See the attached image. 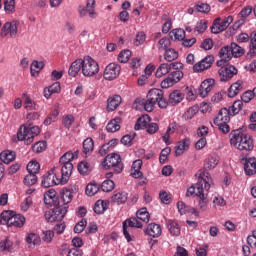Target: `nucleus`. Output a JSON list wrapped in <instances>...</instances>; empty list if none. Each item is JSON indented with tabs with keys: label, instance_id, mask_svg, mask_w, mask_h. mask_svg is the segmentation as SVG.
Masks as SVG:
<instances>
[{
	"label": "nucleus",
	"instance_id": "f257e3e1",
	"mask_svg": "<svg viewBox=\"0 0 256 256\" xmlns=\"http://www.w3.org/2000/svg\"><path fill=\"white\" fill-rule=\"evenodd\" d=\"M211 185H213L211 175L205 171H201L196 185L189 187L187 190L186 197L191 195L199 197V209H201V211H207V203H209L207 193L211 189Z\"/></svg>",
	"mask_w": 256,
	"mask_h": 256
},
{
	"label": "nucleus",
	"instance_id": "f03ea898",
	"mask_svg": "<svg viewBox=\"0 0 256 256\" xmlns=\"http://www.w3.org/2000/svg\"><path fill=\"white\" fill-rule=\"evenodd\" d=\"M136 217L137 218L132 217L123 222V235L128 243H131L132 241L131 234L129 233H131L133 227H135L136 229H142L143 224L140 221H143V223H147L149 219H151L147 208H141L140 210H138L136 213Z\"/></svg>",
	"mask_w": 256,
	"mask_h": 256
},
{
	"label": "nucleus",
	"instance_id": "7ed1b4c3",
	"mask_svg": "<svg viewBox=\"0 0 256 256\" xmlns=\"http://www.w3.org/2000/svg\"><path fill=\"white\" fill-rule=\"evenodd\" d=\"M230 144L239 151H253V138L249 134L234 130L230 133Z\"/></svg>",
	"mask_w": 256,
	"mask_h": 256
},
{
	"label": "nucleus",
	"instance_id": "20e7f679",
	"mask_svg": "<svg viewBox=\"0 0 256 256\" xmlns=\"http://www.w3.org/2000/svg\"><path fill=\"white\" fill-rule=\"evenodd\" d=\"M170 70L174 69L175 71L168 74V76L162 80L161 87L162 89H169V87H173V85H177L181 79H183V71H180L179 69H183V63L181 62H172L169 63Z\"/></svg>",
	"mask_w": 256,
	"mask_h": 256
},
{
	"label": "nucleus",
	"instance_id": "39448f33",
	"mask_svg": "<svg viewBox=\"0 0 256 256\" xmlns=\"http://www.w3.org/2000/svg\"><path fill=\"white\" fill-rule=\"evenodd\" d=\"M39 133H41V129L38 126L23 125L17 133L18 141H24L25 145H31Z\"/></svg>",
	"mask_w": 256,
	"mask_h": 256
},
{
	"label": "nucleus",
	"instance_id": "423d86ee",
	"mask_svg": "<svg viewBox=\"0 0 256 256\" xmlns=\"http://www.w3.org/2000/svg\"><path fill=\"white\" fill-rule=\"evenodd\" d=\"M102 166L104 169H114V171L118 174L122 173L124 169L123 162H121V156L115 153L108 154L104 158Z\"/></svg>",
	"mask_w": 256,
	"mask_h": 256
},
{
	"label": "nucleus",
	"instance_id": "0eeeda50",
	"mask_svg": "<svg viewBox=\"0 0 256 256\" xmlns=\"http://www.w3.org/2000/svg\"><path fill=\"white\" fill-rule=\"evenodd\" d=\"M99 73V64L90 56L82 59V74L84 77H93Z\"/></svg>",
	"mask_w": 256,
	"mask_h": 256
},
{
	"label": "nucleus",
	"instance_id": "6e6552de",
	"mask_svg": "<svg viewBox=\"0 0 256 256\" xmlns=\"http://www.w3.org/2000/svg\"><path fill=\"white\" fill-rule=\"evenodd\" d=\"M229 121H231V117H229L227 108H222L214 119V125H217L222 133L227 134L231 131V128L227 125Z\"/></svg>",
	"mask_w": 256,
	"mask_h": 256
},
{
	"label": "nucleus",
	"instance_id": "1a4fd4ad",
	"mask_svg": "<svg viewBox=\"0 0 256 256\" xmlns=\"http://www.w3.org/2000/svg\"><path fill=\"white\" fill-rule=\"evenodd\" d=\"M146 99H150V101H153L158 105L160 109H167L169 102H167V99H165L163 90L153 88L149 90Z\"/></svg>",
	"mask_w": 256,
	"mask_h": 256
},
{
	"label": "nucleus",
	"instance_id": "9d476101",
	"mask_svg": "<svg viewBox=\"0 0 256 256\" xmlns=\"http://www.w3.org/2000/svg\"><path fill=\"white\" fill-rule=\"evenodd\" d=\"M41 185L47 189L54 185H63V182L61 178H57V170L52 168L43 175Z\"/></svg>",
	"mask_w": 256,
	"mask_h": 256
},
{
	"label": "nucleus",
	"instance_id": "9b49d317",
	"mask_svg": "<svg viewBox=\"0 0 256 256\" xmlns=\"http://www.w3.org/2000/svg\"><path fill=\"white\" fill-rule=\"evenodd\" d=\"M250 40V50L249 53L251 57L256 55V31H253L250 36L247 33H240L236 36L237 43H248Z\"/></svg>",
	"mask_w": 256,
	"mask_h": 256
},
{
	"label": "nucleus",
	"instance_id": "f8f14e48",
	"mask_svg": "<svg viewBox=\"0 0 256 256\" xmlns=\"http://www.w3.org/2000/svg\"><path fill=\"white\" fill-rule=\"evenodd\" d=\"M1 219H4V221H6L8 227L21 228L23 227V225H25V216L21 214L9 216V211H6L1 214Z\"/></svg>",
	"mask_w": 256,
	"mask_h": 256
},
{
	"label": "nucleus",
	"instance_id": "ddd939ff",
	"mask_svg": "<svg viewBox=\"0 0 256 256\" xmlns=\"http://www.w3.org/2000/svg\"><path fill=\"white\" fill-rule=\"evenodd\" d=\"M121 73V66L119 64L110 63L104 70V79L106 81H113L117 79Z\"/></svg>",
	"mask_w": 256,
	"mask_h": 256
},
{
	"label": "nucleus",
	"instance_id": "4468645a",
	"mask_svg": "<svg viewBox=\"0 0 256 256\" xmlns=\"http://www.w3.org/2000/svg\"><path fill=\"white\" fill-rule=\"evenodd\" d=\"M78 13L80 17H85L88 13L91 19H97V12H95V0H87L86 7L80 6Z\"/></svg>",
	"mask_w": 256,
	"mask_h": 256
},
{
	"label": "nucleus",
	"instance_id": "2eb2a0df",
	"mask_svg": "<svg viewBox=\"0 0 256 256\" xmlns=\"http://www.w3.org/2000/svg\"><path fill=\"white\" fill-rule=\"evenodd\" d=\"M17 27H19V22L17 21L6 22L1 29V37H7L8 35L17 37Z\"/></svg>",
	"mask_w": 256,
	"mask_h": 256
},
{
	"label": "nucleus",
	"instance_id": "dca6fc26",
	"mask_svg": "<svg viewBox=\"0 0 256 256\" xmlns=\"http://www.w3.org/2000/svg\"><path fill=\"white\" fill-rule=\"evenodd\" d=\"M237 73L238 70L233 65L228 67H221L218 71L220 81H230V79H233Z\"/></svg>",
	"mask_w": 256,
	"mask_h": 256
},
{
	"label": "nucleus",
	"instance_id": "f3484780",
	"mask_svg": "<svg viewBox=\"0 0 256 256\" xmlns=\"http://www.w3.org/2000/svg\"><path fill=\"white\" fill-rule=\"evenodd\" d=\"M214 61H215V58L213 57V55H208L193 66V71H195V73H201V71L210 69Z\"/></svg>",
	"mask_w": 256,
	"mask_h": 256
},
{
	"label": "nucleus",
	"instance_id": "a211bd4d",
	"mask_svg": "<svg viewBox=\"0 0 256 256\" xmlns=\"http://www.w3.org/2000/svg\"><path fill=\"white\" fill-rule=\"evenodd\" d=\"M219 57L220 60L217 61L218 67H223L225 63H228V61H231L233 59V54H231V48L229 45L224 46L220 49Z\"/></svg>",
	"mask_w": 256,
	"mask_h": 256
},
{
	"label": "nucleus",
	"instance_id": "6ab92c4d",
	"mask_svg": "<svg viewBox=\"0 0 256 256\" xmlns=\"http://www.w3.org/2000/svg\"><path fill=\"white\" fill-rule=\"evenodd\" d=\"M215 85V80L214 79H207L204 80L199 88V95L202 98L207 97L211 91H213V87Z\"/></svg>",
	"mask_w": 256,
	"mask_h": 256
},
{
	"label": "nucleus",
	"instance_id": "aec40b11",
	"mask_svg": "<svg viewBox=\"0 0 256 256\" xmlns=\"http://www.w3.org/2000/svg\"><path fill=\"white\" fill-rule=\"evenodd\" d=\"M71 173H73V163H66L62 165L60 178L62 185H67L71 178Z\"/></svg>",
	"mask_w": 256,
	"mask_h": 256
},
{
	"label": "nucleus",
	"instance_id": "412c9836",
	"mask_svg": "<svg viewBox=\"0 0 256 256\" xmlns=\"http://www.w3.org/2000/svg\"><path fill=\"white\" fill-rule=\"evenodd\" d=\"M219 165V157L215 155L208 156L204 161V170L199 171V175H201V171H204V173H209L207 171H211L212 169H215Z\"/></svg>",
	"mask_w": 256,
	"mask_h": 256
},
{
	"label": "nucleus",
	"instance_id": "4be33fe9",
	"mask_svg": "<svg viewBox=\"0 0 256 256\" xmlns=\"http://www.w3.org/2000/svg\"><path fill=\"white\" fill-rule=\"evenodd\" d=\"M242 163H244V171L246 175H255L256 173V158H244L242 159Z\"/></svg>",
	"mask_w": 256,
	"mask_h": 256
},
{
	"label": "nucleus",
	"instance_id": "5701e85b",
	"mask_svg": "<svg viewBox=\"0 0 256 256\" xmlns=\"http://www.w3.org/2000/svg\"><path fill=\"white\" fill-rule=\"evenodd\" d=\"M185 99V94L181 92V90H174L169 95V101H167L168 105H172V107H175V105H179L181 101Z\"/></svg>",
	"mask_w": 256,
	"mask_h": 256
},
{
	"label": "nucleus",
	"instance_id": "b1692460",
	"mask_svg": "<svg viewBox=\"0 0 256 256\" xmlns=\"http://www.w3.org/2000/svg\"><path fill=\"white\" fill-rule=\"evenodd\" d=\"M189 145H191V140L189 138H184L175 146V155L176 157H181L189 149Z\"/></svg>",
	"mask_w": 256,
	"mask_h": 256
},
{
	"label": "nucleus",
	"instance_id": "393cba45",
	"mask_svg": "<svg viewBox=\"0 0 256 256\" xmlns=\"http://www.w3.org/2000/svg\"><path fill=\"white\" fill-rule=\"evenodd\" d=\"M146 235H149L150 237H161V233H163V230L161 228V225L157 223H150L145 231Z\"/></svg>",
	"mask_w": 256,
	"mask_h": 256
},
{
	"label": "nucleus",
	"instance_id": "a878e982",
	"mask_svg": "<svg viewBox=\"0 0 256 256\" xmlns=\"http://www.w3.org/2000/svg\"><path fill=\"white\" fill-rule=\"evenodd\" d=\"M83 70V59H77L70 65L68 70V74L70 77H75L79 75V71Z\"/></svg>",
	"mask_w": 256,
	"mask_h": 256
},
{
	"label": "nucleus",
	"instance_id": "bb28decb",
	"mask_svg": "<svg viewBox=\"0 0 256 256\" xmlns=\"http://www.w3.org/2000/svg\"><path fill=\"white\" fill-rule=\"evenodd\" d=\"M177 209L180 213V215H185L187 213H192V215H195L196 217H199V211L195 208H191L183 203V201H179L177 203Z\"/></svg>",
	"mask_w": 256,
	"mask_h": 256
},
{
	"label": "nucleus",
	"instance_id": "cd10ccee",
	"mask_svg": "<svg viewBox=\"0 0 256 256\" xmlns=\"http://www.w3.org/2000/svg\"><path fill=\"white\" fill-rule=\"evenodd\" d=\"M151 123V117L149 115H143L138 118L134 129L135 131H140V129H147L148 125Z\"/></svg>",
	"mask_w": 256,
	"mask_h": 256
},
{
	"label": "nucleus",
	"instance_id": "c85d7f7f",
	"mask_svg": "<svg viewBox=\"0 0 256 256\" xmlns=\"http://www.w3.org/2000/svg\"><path fill=\"white\" fill-rule=\"evenodd\" d=\"M141 167H143V161L142 160H136L132 164V170L131 175L134 177V179H139V177L143 176V172L141 171Z\"/></svg>",
	"mask_w": 256,
	"mask_h": 256
},
{
	"label": "nucleus",
	"instance_id": "c756f323",
	"mask_svg": "<svg viewBox=\"0 0 256 256\" xmlns=\"http://www.w3.org/2000/svg\"><path fill=\"white\" fill-rule=\"evenodd\" d=\"M135 103H138V105H142V107H144V109L148 113H151V111H153V109H155V105H157L156 103H154L153 100H151V98H147L146 100L137 98L135 100Z\"/></svg>",
	"mask_w": 256,
	"mask_h": 256
},
{
	"label": "nucleus",
	"instance_id": "7c9ffc66",
	"mask_svg": "<svg viewBox=\"0 0 256 256\" xmlns=\"http://www.w3.org/2000/svg\"><path fill=\"white\" fill-rule=\"evenodd\" d=\"M167 229L174 237H179V235H181V227H179V223L175 220L167 221Z\"/></svg>",
	"mask_w": 256,
	"mask_h": 256
},
{
	"label": "nucleus",
	"instance_id": "2f4dec72",
	"mask_svg": "<svg viewBox=\"0 0 256 256\" xmlns=\"http://www.w3.org/2000/svg\"><path fill=\"white\" fill-rule=\"evenodd\" d=\"M15 157H17L15 151L5 150L0 153V159L6 165H9V163L15 161Z\"/></svg>",
	"mask_w": 256,
	"mask_h": 256
},
{
	"label": "nucleus",
	"instance_id": "473e14b6",
	"mask_svg": "<svg viewBox=\"0 0 256 256\" xmlns=\"http://www.w3.org/2000/svg\"><path fill=\"white\" fill-rule=\"evenodd\" d=\"M121 97L119 95H114L107 100V111H115L119 105H121Z\"/></svg>",
	"mask_w": 256,
	"mask_h": 256
},
{
	"label": "nucleus",
	"instance_id": "72a5a7b5",
	"mask_svg": "<svg viewBox=\"0 0 256 256\" xmlns=\"http://www.w3.org/2000/svg\"><path fill=\"white\" fill-rule=\"evenodd\" d=\"M119 129H121V118L119 117L112 119L106 126L108 133H116Z\"/></svg>",
	"mask_w": 256,
	"mask_h": 256
},
{
	"label": "nucleus",
	"instance_id": "f704fd0d",
	"mask_svg": "<svg viewBox=\"0 0 256 256\" xmlns=\"http://www.w3.org/2000/svg\"><path fill=\"white\" fill-rule=\"evenodd\" d=\"M230 51H231V55L232 57H243V55H245V49L241 46H239L237 43L232 42L230 45Z\"/></svg>",
	"mask_w": 256,
	"mask_h": 256
},
{
	"label": "nucleus",
	"instance_id": "c9c22d12",
	"mask_svg": "<svg viewBox=\"0 0 256 256\" xmlns=\"http://www.w3.org/2000/svg\"><path fill=\"white\" fill-rule=\"evenodd\" d=\"M241 109H243V101L241 100H236L232 106L229 107V109H227L228 112V117H233L235 115H237Z\"/></svg>",
	"mask_w": 256,
	"mask_h": 256
},
{
	"label": "nucleus",
	"instance_id": "e433bc0d",
	"mask_svg": "<svg viewBox=\"0 0 256 256\" xmlns=\"http://www.w3.org/2000/svg\"><path fill=\"white\" fill-rule=\"evenodd\" d=\"M63 205H69L73 201V192L70 189L63 188L60 192Z\"/></svg>",
	"mask_w": 256,
	"mask_h": 256
},
{
	"label": "nucleus",
	"instance_id": "4c0bfd02",
	"mask_svg": "<svg viewBox=\"0 0 256 256\" xmlns=\"http://www.w3.org/2000/svg\"><path fill=\"white\" fill-rule=\"evenodd\" d=\"M171 72V66L169 63H162L156 70V77L161 79V77H165V75H169Z\"/></svg>",
	"mask_w": 256,
	"mask_h": 256
},
{
	"label": "nucleus",
	"instance_id": "58836bf2",
	"mask_svg": "<svg viewBox=\"0 0 256 256\" xmlns=\"http://www.w3.org/2000/svg\"><path fill=\"white\" fill-rule=\"evenodd\" d=\"M26 243H28L29 247L33 248L35 245H41V237L36 233H29L26 236Z\"/></svg>",
	"mask_w": 256,
	"mask_h": 256
},
{
	"label": "nucleus",
	"instance_id": "ea45409f",
	"mask_svg": "<svg viewBox=\"0 0 256 256\" xmlns=\"http://www.w3.org/2000/svg\"><path fill=\"white\" fill-rule=\"evenodd\" d=\"M164 59L168 63H173V61L179 59V52L173 48H168L165 50Z\"/></svg>",
	"mask_w": 256,
	"mask_h": 256
},
{
	"label": "nucleus",
	"instance_id": "a19ab883",
	"mask_svg": "<svg viewBox=\"0 0 256 256\" xmlns=\"http://www.w3.org/2000/svg\"><path fill=\"white\" fill-rule=\"evenodd\" d=\"M22 99L24 103V109H26L27 111H35L37 104H35V101L31 99V96L24 93L22 95Z\"/></svg>",
	"mask_w": 256,
	"mask_h": 256
},
{
	"label": "nucleus",
	"instance_id": "79ce46f5",
	"mask_svg": "<svg viewBox=\"0 0 256 256\" xmlns=\"http://www.w3.org/2000/svg\"><path fill=\"white\" fill-rule=\"evenodd\" d=\"M67 209V206H57L52 210L54 212V216L56 217V221H63V219H65Z\"/></svg>",
	"mask_w": 256,
	"mask_h": 256
},
{
	"label": "nucleus",
	"instance_id": "37998d69",
	"mask_svg": "<svg viewBox=\"0 0 256 256\" xmlns=\"http://www.w3.org/2000/svg\"><path fill=\"white\" fill-rule=\"evenodd\" d=\"M127 199V192H117L112 196L113 203H116L117 205H123V203H127Z\"/></svg>",
	"mask_w": 256,
	"mask_h": 256
},
{
	"label": "nucleus",
	"instance_id": "c03bdc74",
	"mask_svg": "<svg viewBox=\"0 0 256 256\" xmlns=\"http://www.w3.org/2000/svg\"><path fill=\"white\" fill-rule=\"evenodd\" d=\"M175 129H177V124L176 123H172L168 126L166 133H164L162 135V140L164 141V143H166V145H169V143H171L169 141L171 135H173V133H175Z\"/></svg>",
	"mask_w": 256,
	"mask_h": 256
},
{
	"label": "nucleus",
	"instance_id": "a18cd8bd",
	"mask_svg": "<svg viewBox=\"0 0 256 256\" xmlns=\"http://www.w3.org/2000/svg\"><path fill=\"white\" fill-rule=\"evenodd\" d=\"M240 91H243V85L241 82H236L230 86L228 97H236V95H239Z\"/></svg>",
	"mask_w": 256,
	"mask_h": 256
},
{
	"label": "nucleus",
	"instance_id": "49530a36",
	"mask_svg": "<svg viewBox=\"0 0 256 256\" xmlns=\"http://www.w3.org/2000/svg\"><path fill=\"white\" fill-rule=\"evenodd\" d=\"M57 199V192L55 190H49L44 194L45 205H53Z\"/></svg>",
	"mask_w": 256,
	"mask_h": 256
},
{
	"label": "nucleus",
	"instance_id": "de8ad7c7",
	"mask_svg": "<svg viewBox=\"0 0 256 256\" xmlns=\"http://www.w3.org/2000/svg\"><path fill=\"white\" fill-rule=\"evenodd\" d=\"M95 149V143L93 142L92 138H86L83 142V153L88 155V153H93Z\"/></svg>",
	"mask_w": 256,
	"mask_h": 256
},
{
	"label": "nucleus",
	"instance_id": "09e8293b",
	"mask_svg": "<svg viewBox=\"0 0 256 256\" xmlns=\"http://www.w3.org/2000/svg\"><path fill=\"white\" fill-rule=\"evenodd\" d=\"M199 113V106H191L183 115L185 121H191Z\"/></svg>",
	"mask_w": 256,
	"mask_h": 256
},
{
	"label": "nucleus",
	"instance_id": "8fccbe9b",
	"mask_svg": "<svg viewBox=\"0 0 256 256\" xmlns=\"http://www.w3.org/2000/svg\"><path fill=\"white\" fill-rule=\"evenodd\" d=\"M159 51H167L171 47V40L168 37L160 39L156 45Z\"/></svg>",
	"mask_w": 256,
	"mask_h": 256
},
{
	"label": "nucleus",
	"instance_id": "3c124183",
	"mask_svg": "<svg viewBox=\"0 0 256 256\" xmlns=\"http://www.w3.org/2000/svg\"><path fill=\"white\" fill-rule=\"evenodd\" d=\"M28 173H32L34 175H37V173H39V170L41 169V165L39 164V162L37 161H30L28 164H27V167H26Z\"/></svg>",
	"mask_w": 256,
	"mask_h": 256
},
{
	"label": "nucleus",
	"instance_id": "603ef678",
	"mask_svg": "<svg viewBox=\"0 0 256 256\" xmlns=\"http://www.w3.org/2000/svg\"><path fill=\"white\" fill-rule=\"evenodd\" d=\"M12 250L13 241H11L9 238L0 241V251H8V253H11Z\"/></svg>",
	"mask_w": 256,
	"mask_h": 256
},
{
	"label": "nucleus",
	"instance_id": "864d4df0",
	"mask_svg": "<svg viewBox=\"0 0 256 256\" xmlns=\"http://www.w3.org/2000/svg\"><path fill=\"white\" fill-rule=\"evenodd\" d=\"M24 185L26 187H32V185H35L37 183V174L28 173L23 180Z\"/></svg>",
	"mask_w": 256,
	"mask_h": 256
},
{
	"label": "nucleus",
	"instance_id": "5fc2aeb1",
	"mask_svg": "<svg viewBox=\"0 0 256 256\" xmlns=\"http://www.w3.org/2000/svg\"><path fill=\"white\" fill-rule=\"evenodd\" d=\"M101 189L102 191H104V193H109L111 191H113V189H115V182H113V180H104L102 185H101Z\"/></svg>",
	"mask_w": 256,
	"mask_h": 256
},
{
	"label": "nucleus",
	"instance_id": "6e6d98bb",
	"mask_svg": "<svg viewBox=\"0 0 256 256\" xmlns=\"http://www.w3.org/2000/svg\"><path fill=\"white\" fill-rule=\"evenodd\" d=\"M223 31L225 30L221 26V18H216L213 22V25L211 26V33H214V35H217V33H221Z\"/></svg>",
	"mask_w": 256,
	"mask_h": 256
},
{
	"label": "nucleus",
	"instance_id": "4d7b16f0",
	"mask_svg": "<svg viewBox=\"0 0 256 256\" xmlns=\"http://www.w3.org/2000/svg\"><path fill=\"white\" fill-rule=\"evenodd\" d=\"M208 25L209 22H207V20H200L196 23L194 31H196V33H205V31H207Z\"/></svg>",
	"mask_w": 256,
	"mask_h": 256
},
{
	"label": "nucleus",
	"instance_id": "13d9d810",
	"mask_svg": "<svg viewBox=\"0 0 256 256\" xmlns=\"http://www.w3.org/2000/svg\"><path fill=\"white\" fill-rule=\"evenodd\" d=\"M171 37L174 36V38L177 41H183L185 39V30L178 28V29H174L170 32Z\"/></svg>",
	"mask_w": 256,
	"mask_h": 256
},
{
	"label": "nucleus",
	"instance_id": "bf43d9fd",
	"mask_svg": "<svg viewBox=\"0 0 256 256\" xmlns=\"http://www.w3.org/2000/svg\"><path fill=\"white\" fill-rule=\"evenodd\" d=\"M43 67V62L33 61L30 67L31 76L35 77V73H39Z\"/></svg>",
	"mask_w": 256,
	"mask_h": 256
},
{
	"label": "nucleus",
	"instance_id": "052dcab7",
	"mask_svg": "<svg viewBox=\"0 0 256 256\" xmlns=\"http://www.w3.org/2000/svg\"><path fill=\"white\" fill-rule=\"evenodd\" d=\"M99 192V186L97 184L90 183L86 186V195L93 197Z\"/></svg>",
	"mask_w": 256,
	"mask_h": 256
},
{
	"label": "nucleus",
	"instance_id": "680f3d73",
	"mask_svg": "<svg viewBox=\"0 0 256 256\" xmlns=\"http://www.w3.org/2000/svg\"><path fill=\"white\" fill-rule=\"evenodd\" d=\"M75 159V154L72 152H66L59 160L60 165H67V163H71Z\"/></svg>",
	"mask_w": 256,
	"mask_h": 256
},
{
	"label": "nucleus",
	"instance_id": "e2e57ef3",
	"mask_svg": "<svg viewBox=\"0 0 256 256\" xmlns=\"http://www.w3.org/2000/svg\"><path fill=\"white\" fill-rule=\"evenodd\" d=\"M131 59V51L130 50H122L118 55V61L120 63H127Z\"/></svg>",
	"mask_w": 256,
	"mask_h": 256
},
{
	"label": "nucleus",
	"instance_id": "0e129e2a",
	"mask_svg": "<svg viewBox=\"0 0 256 256\" xmlns=\"http://www.w3.org/2000/svg\"><path fill=\"white\" fill-rule=\"evenodd\" d=\"M45 149H47V142L45 141L36 142L32 146V151H34V153H42Z\"/></svg>",
	"mask_w": 256,
	"mask_h": 256
},
{
	"label": "nucleus",
	"instance_id": "69168bd1",
	"mask_svg": "<svg viewBox=\"0 0 256 256\" xmlns=\"http://www.w3.org/2000/svg\"><path fill=\"white\" fill-rule=\"evenodd\" d=\"M195 9L198 13L207 14L211 11V6L207 3H198L195 5Z\"/></svg>",
	"mask_w": 256,
	"mask_h": 256
},
{
	"label": "nucleus",
	"instance_id": "338daca9",
	"mask_svg": "<svg viewBox=\"0 0 256 256\" xmlns=\"http://www.w3.org/2000/svg\"><path fill=\"white\" fill-rule=\"evenodd\" d=\"M78 171L80 175H87L91 171V166L87 162H80Z\"/></svg>",
	"mask_w": 256,
	"mask_h": 256
},
{
	"label": "nucleus",
	"instance_id": "774afa93",
	"mask_svg": "<svg viewBox=\"0 0 256 256\" xmlns=\"http://www.w3.org/2000/svg\"><path fill=\"white\" fill-rule=\"evenodd\" d=\"M53 237H55V232L52 230H46L42 232V241L44 243H51V241H53Z\"/></svg>",
	"mask_w": 256,
	"mask_h": 256
}]
</instances>
